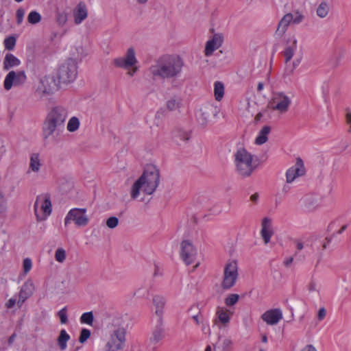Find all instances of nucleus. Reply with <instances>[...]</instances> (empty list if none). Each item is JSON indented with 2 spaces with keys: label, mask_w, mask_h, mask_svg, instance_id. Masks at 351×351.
Returning a JSON list of instances; mask_svg holds the SVG:
<instances>
[{
  "label": "nucleus",
  "mask_w": 351,
  "mask_h": 351,
  "mask_svg": "<svg viewBox=\"0 0 351 351\" xmlns=\"http://www.w3.org/2000/svg\"><path fill=\"white\" fill-rule=\"evenodd\" d=\"M21 64V61L12 53L5 55L3 60V69L9 70L10 69L17 66Z\"/></svg>",
  "instance_id": "27"
},
{
  "label": "nucleus",
  "mask_w": 351,
  "mask_h": 351,
  "mask_svg": "<svg viewBox=\"0 0 351 351\" xmlns=\"http://www.w3.org/2000/svg\"><path fill=\"white\" fill-rule=\"evenodd\" d=\"M94 317L93 313L86 312L82 315L80 317V322L83 324H86L88 325H92L93 322Z\"/></svg>",
  "instance_id": "38"
},
{
  "label": "nucleus",
  "mask_w": 351,
  "mask_h": 351,
  "mask_svg": "<svg viewBox=\"0 0 351 351\" xmlns=\"http://www.w3.org/2000/svg\"><path fill=\"white\" fill-rule=\"evenodd\" d=\"M238 278V265L236 261H229L223 269V276L221 286L224 289H229L236 284Z\"/></svg>",
  "instance_id": "11"
},
{
  "label": "nucleus",
  "mask_w": 351,
  "mask_h": 351,
  "mask_svg": "<svg viewBox=\"0 0 351 351\" xmlns=\"http://www.w3.org/2000/svg\"><path fill=\"white\" fill-rule=\"evenodd\" d=\"M162 275V272L158 266H155L154 276H160Z\"/></svg>",
  "instance_id": "56"
},
{
  "label": "nucleus",
  "mask_w": 351,
  "mask_h": 351,
  "mask_svg": "<svg viewBox=\"0 0 351 351\" xmlns=\"http://www.w3.org/2000/svg\"><path fill=\"white\" fill-rule=\"evenodd\" d=\"M291 104L290 97L285 93L276 92L273 93L269 106L271 110L285 114L289 110Z\"/></svg>",
  "instance_id": "13"
},
{
  "label": "nucleus",
  "mask_w": 351,
  "mask_h": 351,
  "mask_svg": "<svg viewBox=\"0 0 351 351\" xmlns=\"http://www.w3.org/2000/svg\"><path fill=\"white\" fill-rule=\"evenodd\" d=\"M330 243V239L326 238V241L322 244V250L326 249L328 244Z\"/></svg>",
  "instance_id": "62"
},
{
  "label": "nucleus",
  "mask_w": 351,
  "mask_h": 351,
  "mask_svg": "<svg viewBox=\"0 0 351 351\" xmlns=\"http://www.w3.org/2000/svg\"><path fill=\"white\" fill-rule=\"evenodd\" d=\"M138 60L136 58V53L134 48H129L125 54L121 57L117 58L113 60L114 66L127 70V74L130 77L134 76L137 72Z\"/></svg>",
  "instance_id": "7"
},
{
  "label": "nucleus",
  "mask_w": 351,
  "mask_h": 351,
  "mask_svg": "<svg viewBox=\"0 0 351 351\" xmlns=\"http://www.w3.org/2000/svg\"><path fill=\"white\" fill-rule=\"evenodd\" d=\"M180 104H181V99L178 97H171L167 101V108L169 110H176L177 109H178L180 108Z\"/></svg>",
  "instance_id": "34"
},
{
  "label": "nucleus",
  "mask_w": 351,
  "mask_h": 351,
  "mask_svg": "<svg viewBox=\"0 0 351 351\" xmlns=\"http://www.w3.org/2000/svg\"><path fill=\"white\" fill-rule=\"evenodd\" d=\"M74 23L81 24L88 17V9L84 2H80L73 11Z\"/></svg>",
  "instance_id": "19"
},
{
  "label": "nucleus",
  "mask_w": 351,
  "mask_h": 351,
  "mask_svg": "<svg viewBox=\"0 0 351 351\" xmlns=\"http://www.w3.org/2000/svg\"><path fill=\"white\" fill-rule=\"evenodd\" d=\"M153 304L155 307V313L158 319H162L163 310L166 304L165 298L162 295H155L152 300Z\"/></svg>",
  "instance_id": "24"
},
{
  "label": "nucleus",
  "mask_w": 351,
  "mask_h": 351,
  "mask_svg": "<svg viewBox=\"0 0 351 351\" xmlns=\"http://www.w3.org/2000/svg\"><path fill=\"white\" fill-rule=\"evenodd\" d=\"M15 337H16L15 334H13L10 337L9 340H8L9 343H12L14 341Z\"/></svg>",
  "instance_id": "64"
},
{
  "label": "nucleus",
  "mask_w": 351,
  "mask_h": 351,
  "mask_svg": "<svg viewBox=\"0 0 351 351\" xmlns=\"http://www.w3.org/2000/svg\"><path fill=\"white\" fill-rule=\"evenodd\" d=\"M326 315V311L324 308H321L317 313V318L319 321L323 320Z\"/></svg>",
  "instance_id": "52"
},
{
  "label": "nucleus",
  "mask_w": 351,
  "mask_h": 351,
  "mask_svg": "<svg viewBox=\"0 0 351 351\" xmlns=\"http://www.w3.org/2000/svg\"><path fill=\"white\" fill-rule=\"evenodd\" d=\"M330 4L326 1H322L317 8L316 13L319 18H325L330 12Z\"/></svg>",
  "instance_id": "31"
},
{
  "label": "nucleus",
  "mask_w": 351,
  "mask_h": 351,
  "mask_svg": "<svg viewBox=\"0 0 351 351\" xmlns=\"http://www.w3.org/2000/svg\"><path fill=\"white\" fill-rule=\"evenodd\" d=\"M76 52H72V55L75 57H79L82 53V47L81 46H79L75 48Z\"/></svg>",
  "instance_id": "54"
},
{
  "label": "nucleus",
  "mask_w": 351,
  "mask_h": 351,
  "mask_svg": "<svg viewBox=\"0 0 351 351\" xmlns=\"http://www.w3.org/2000/svg\"><path fill=\"white\" fill-rule=\"evenodd\" d=\"M273 234L271 219L268 217H264L261 221V235L265 244L269 243Z\"/></svg>",
  "instance_id": "17"
},
{
  "label": "nucleus",
  "mask_w": 351,
  "mask_h": 351,
  "mask_svg": "<svg viewBox=\"0 0 351 351\" xmlns=\"http://www.w3.org/2000/svg\"><path fill=\"white\" fill-rule=\"evenodd\" d=\"M5 48L8 50H12L16 45V38L14 36H9L4 40Z\"/></svg>",
  "instance_id": "40"
},
{
  "label": "nucleus",
  "mask_w": 351,
  "mask_h": 351,
  "mask_svg": "<svg viewBox=\"0 0 351 351\" xmlns=\"http://www.w3.org/2000/svg\"><path fill=\"white\" fill-rule=\"evenodd\" d=\"M67 110L62 106H56L47 113L43 125L44 139H56L64 129Z\"/></svg>",
  "instance_id": "2"
},
{
  "label": "nucleus",
  "mask_w": 351,
  "mask_h": 351,
  "mask_svg": "<svg viewBox=\"0 0 351 351\" xmlns=\"http://www.w3.org/2000/svg\"><path fill=\"white\" fill-rule=\"evenodd\" d=\"M24 15H25V10L23 8H19L16 10V20H17L18 24H21L23 22Z\"/></svg>",
  "instance_id": "50"
},
{
  "label": "nucleus",
  "mask_w": 351,
  "mask_h": 351,
  "mask_svg": "<svg viewBox=\"0 0 351 351\" xmlns=\"http://www.w3.org/2000/svg\"><path fill=\"white\" fill-rule=\"evenodd\" d=\"M301 62V59L300 58H297L295 59L293 62V67H292V69H295L300 63Z\"/></svg>",
  "instance_id": "60"
},
{
  "label": "nucleus",
  "mask_w": 351,
  "mask_h": 351,
  "mask_svg": "<svg viewBox=\"0 0 351 351\" xmlns=\"http://www.w3.org/2000/svg\"><path fill=\"white\" fill-rule=\"evenodd\" d=\"M27 77L24 71H10L5 76L3 82V87L9 90L12 86L23 85L26 81Z\"/></svg>",
  "instance_id": "15"
},
{
  "label": "nucleus",
  "mask_w": 351,
  "mask_h": 351,
  "mask_svg": "<svg viewBox=\"0 0 351 351\" xmlns=\"http://www.w3.org/2000/svg\"><path fill=\"white\" fill-rule=\"evenodd\" d=\"M165 328L163 326L162 319H158V323L152 331L150 341L153 343H157L162 341L165 337Z\"/></svg>",
  "instance_id": "22"
},
{
  "label": "nucleus",
  "mask_w": 351,
  "mask_h": 351,
  "mask_svg": "<svg viewBox=\"0 0 351 351\" xmlns=\"http://www.w3.org/2000/svg\"><path fill=\"white\" fill-rule=\"evenodd\" d=\"M90 336V331L88 329L84 328L81 330L80 335L79 337V341L81 343H84Z\"/></svg>",
  "instance_id": "43"
},
{
  "label": "nucleus",
  "mask_w": 351,
  "mask_h": 351,
  "mask_svg": "<svg viewBox=\"0 0 351 351\" xmlns=\"http://www.w3.org/2000/svg\"><path fill=\"white\" fill-rule=\"evenodd\" d=\"M29 297L25 295H23V293H21V292H19V299L17 300L16 299V302H17V304L19 307L21 306V305L24 303V302Z\"/></svg>",
  "instance_id": "51"
},
{
  "label": "nucleus",
  "mask_w": 351,
  "mask_h": 351,
  "mask_svg": "<svg viewBox=\"0 0 351 351\" xmlns=\"http://www.w3.org/2000/svg\"><path fill=\"white\" fill-rule=\"evenodd\" d=\"M214 95L217 101H220L224 95V86L221 82H215L214 84Z\"/></svg>",
  "instance_id": "33"
},
{
  "label": "nucleus",
  "mask_w": 351,
  "mask_h": 351,
  "mask_svg": "<svg viewBox=\"0 0 351 351\" xmlns=\"http://www.w3.org/2000/svg\"><path fill=\"white\" fill-rule=\"evenodd\" d=\"M293 261V258L292 257H289L284 261V264L285 266L288 267L292 263Z\"/></svg>",
  "instance_id": "59"
},
{
  "label": "nucleus",
  "mask_w": 351,
  "mask_h": 351,
  "mask_svg": "<svg viewBox=\"0 0 351 351\" xmlns=\"http://www.w3.org/2000/svg\"><path fill=\"white\" fill-rule=\"evenodd\" d=\"M67 21V14L65 12H58L56 14V22L60 26H63Z\"/></svg>",
  "instance_id": "39"
},
{
  "label": "nucleus",
  "mask_w": 351,
  "mask_h": 351,
  "mask_svg": "<svg viewBox=\"0 0 351 351\" xmlns=\"http://www.w3.org/2000/svg\"><path fill=\"white\" fill-rule=\"evenodd\" d=\"M308 291L311 293L313 292H317V283L315 280H311L306 286Z\"/></svg>",
  "instance_id": "49"
},
{
  "label": "nucleus",
  "mask_w": 351,
  "mask_h": 351,
  "mask_svg": "<svg viewBox=\"0 0 351 351\" xmlns=\"http://www.w3.org/2000/svg\"><path fill=\"white\" fill-rule=\"evenodd\" d=\"M66 253L64 249H63L62 247H58L56 250L54 258L57 262L60 263H64V261L66 260Z\"/></svg>",
  "instance_id": "37"
},
{
  "label": "nucleus",
  "mask_w": 351,
  "mask_h": 351,
  "mask_svg": "<svg viewBox=\"0 0 351 351\" xmlns=\"http://www.w3.org/2000/svg\"><path fill=\"white\" fill-rule=\"evenodd\" d=\"M261 318L269 325H275L282 318V311L278 308H275L265 312Z\"/></svg>",
  "instance_id": "20"
},
{
  "label": "nucleus",
  "mask_w": 351,
  "mask_h": 351,
  "mask_svg": "<svg viewBox=\"0 0 351 351\" xmlns=\"http://www.w3.org/2000/svg\"><path fill=\"white\" fill-rule=\"evenodd\" d=\"M86 211V208H74L71 209L64 218V226H67L73 222L77 228L86 226L89 223Z\"/></svg>",
  "instance_id": "10"
},
{
  "label": "nucleus",
  "mask_w": 351,
  "mask_h": 351,
  "mask_svg": "<svg viewBox=\"0 0 351 351\" xmlns=\"http://www.w3.org/2000/svg\"><path fill=\"white\" fill-rule=\"evenodd\" d=\"M216 316L218 321L223 325H226L229 323L230 316L228 311L223 308H218L216 312Z\"/></svg>",
  "instance_id": "30"
},
{
  "label": "nucleus",
  "mask_w": 351,
  "mask_h": 351,
  "mask_svg": "<svg viewBox=\"0 0 351 351\" xmlns=\"http://www.w3.org/2000/svg\"><path fill=\"white\" fill-rule=\"evenodd\" d=\"M306 173V169L303 160L300 158H296L294 165L287 169L286 172L287 183L293 182L296 178L303 176Z\"/></svg>",
  "instance_id": "16"
},
{
  "label": "nucleus",
  "mask_w": 351,
  "mask_h": 351,
  "mask_svg": "<svg viewBox=\"0 0 351 351\" xmlns=\"http://www.w3.org/2000/svg\"><path fill=\"white\" fill-rule=\"evenodd\" d=\"M61 324H66L68 321L66 308L64 307L58 313Z\"/></svg>",
  "instance_id": "45"
},
{
  "label": "nucleus",
  "mask_w": 351,
  "mask_h": 351,
  "mask_svg": "<svg viewBox=\"0 0 351 351\" xmlns=\"http://www.w3.org/2000/svg\"><path fill=\"white\" fill-rule=\"evenodd\" d=\"M233 342L230 338H225L221 342L222 351H230L232 348Z\"/></svg>",
  "instance_id": "42"
},
{
  "label": "nucleus",
  "mask_w": 351,
  "mask_h": 351,
  "mask_svg": "<svg viewBox=\"0 0 351 351\" xmlns=\"http://www.w3.org/2000/svg\"><path fill=\"white\" fill-rule=\"evenodd\" d=\"M32 260L29 258H26L24 259L23 263V268L25 274H27L32 269Z\"/></svg>",
  "instance_id": "47"
},
{
  "label": "nucleus",
  "mask_w": 351,
  "mask_h": 351,
  "mask_svg": "<svg viewBox=\"0 0 351 351\" xmlns=\"http://www.w3.org/2000/svg\"><path fill=\"white\" fill-rule=\"evenodd\" d=\"M34 208L37 219L38 221L45 220L51 215L52 210L50 196L47 193L38 195Z\"/></svg>",
  "instance_id": "8"
},
{
  "label": "nucleus",
  "mask_w": 351,
  "mask_h": 351,
  "mask_svg": "<svg viewBox=\"0 0 351 351\" xmlns=\"http://www.w3.org/2000/svg\"><path fill=\"white\" fill-rule=\"evenodd\" d=\"M258 197H259V195L258 193H254V194H252L251 196H250V200L254 203H256L258 199Z\"/></svg>",
  "instance_id": "58"
},
{
  "label": "nucleus",
  "mask_w": 351,
  "mask_h": 351,
  "mask_svg": "<svg viewBox=\"0 0 351 351\" xmlns=\"http://www.w3.org/2000/svg\"><path fill=\"white\" fill-rule=\"evenodd\" d=\"M80 127V121L76 117H72L68 121L67 130L73 132L78 130Z\"/></svg>",
  "instance_id": "35"
},
{
  "label": "nucleus",
  "mask_w": 351,
  "mask_h": 351,
  "mask_svg": "<svg viewBox=\"0 0 351 351\" xmlns=\"http://www.w3.org/2000/svg\"><path fill=\"white\" fill-rule=\"evenodd\" d=\"M60 85L55 76H45L40 80L36 89V93L41 97L48 96L59 90Z\"/></svg>",
  "instance_id": "9"
},
{
  "label": "nucleus",
  "mask_w": 351,
  "mask_h": 351,
  "mask_svg": "<svg viewBox=\"0 0 351 351\" xmlns=\"http://www.w3.org/2000/svg\"><path fill=\"white\" fill-rule=\"evenodd\" d=\"M239 296L237 294H230L225 300V304L231 306L234 305L239 300Z\"/></svg>",
  "instance_id": "41"
},
{
  "label": "nucleus",
  "mask_w": 351,
  "mask_h": 351,
  "mask_svg": "<svg viewBox=\"0 0 351 351\" xmlns=\"http://www.w3.org/2000/svg\"><path fill=\"white\" fill-rule=\"evenodd\" d=\"M301 351H317L316 348L312 345H307L303 348Z\"/></svg>",
  "instance_id": "55"
},
{
  "label": "nucleus",
  "mask_w": 351,
  "mask_h": 351,
  "mask_svg": "<svg viewBox=\"0 0 351 351\" xmlns=\"http://www.w3.org/2000/svg\"><path fill=\"white\" fill-rule=\"evenodd\" d=\"M16 304H17L16 302V298H10L8 302L7 303L5 304V306L8 308H12Z\"/></svg>",
  "instance_id": "53"
},
{
  "label": "nucleus",
  "mask_w": 351,
  "mask_h": 351,
  "mask_svg": "<svg viewBox=\"0 0 351 351\" xmlns=\"http://www.w3.org/2000/svg\"><path fill=\"white\" fill-rule=\"evenodd\" d=\"M42 166L43 164L40 155L37 153H33L29 157V163L27 173H38L40 172Z\"/></svg>",
  "instance_id": "21"
},
{
  "label": "nucleus",
  "mask_w": 351,
  "mask_h": 351,
  "mask_svg": "<svg viewBox=\"0 0 351 351\" xmlns=\"http://www.w3.org/2000/svg\"><path fill=\"white\" fill-rule=\"evenodd\" d=\"M114 328L112 330L109 339L106 345V351H118L122 349L125 341V328L120 317H116L112 321Z\"/></svg>",
  "instance_id": "5"
},
{
  "label": "nucleus",
  "mask_w": 351,
  "mask_h": 351,
  "mask_svg": "<svg viewBox=\"0 0 351 351\" xmlns=\"http://www.w3.org/2000/svg\"><path fill=\"white\" fill-rule=\"evenodd\" d=\"M189 134L184 131H178L175 135V138L176 139L177 141H178L179 140L182 141H186L187 140L189 139Z\"/></svg>",
  "instance_id": "44"
},
{
  "label": "nucleus",
  "mask_w": 351,
  "mask_h": 351,
  "mask_svg": "<svg viewBox=\"0 0 351 351\" xmlns=\"http://www.w3.org/2000/svg\"><path fill=\"white\" fill-rule=\"evenodd\" d=\"M41 19V15L36 11L30 12L27 16V21L32 25L38 23Z\"/></svg>",
  "instance_id": "36"
},
{
  "label": "nucleus",
  "mask_w": 351,
  "mask_h": 351,
  "mask_svg": "<svg viewBox=\"0 0 351 351\" xmlns=\"http://www.w3.org/2000/svg\"><path fill=\"white\" fill-rule=\"evenodd\" d=\"M7 201L3 192L0 191V213L6 210Z\"/></svg>",
  "instance_id": "48"
},
{
  "label": "nucleus",
  "mask_w": 351,
  "mask_h": 351,
  "mask_svg": "<svg viewBox=\"0 0 351 351\" xmlns=\"http://www.w3.org/2000/svg\"><path fill=\"white\" fill-rule=\"evenodd\" d=\"M35 289L34 284L32 280H27L21 287L20 292L29 298L33 294Z\"/></svg>",
  "instance_id": "32"
},
{
  "label": "nucleus",
  "mask_w": 351,
  "mask_h": 351,
  "mask_svg": "<svg viewBox=\"0 0 351 351\" xmlns=\"http://www.w3.org/2000/svg\"><path fill=\"white\" fill-rule=\"evenodd\" d=\"M213 107L210 106L202 108L197 113V117L199 123L202 125L206 124L210 115Z\"/></svg>",
  "instance_id": "26"
},
{
  "label": "nucleus",
  "mask_w": 351,
  "mask_h": 351,
  "mask_svg": "<svg viewBox=\"0 0 351 351\" xmlns=\"http://www.w3.org/2000/svg\"><path fill=\"white\" fill-rule=\"evenodd\" d=\"M346 121L348 124L350 125L349 132H351V112H350L346 113Z\"/></svg>",
  "instance_id": "57"
},
{
  "label": "nucleus",
  "mask_w": 351,
  "mask_h": 351,
  "mask_svg": "<svg viewBox=\"0 0 351 351\" xmlns=\"http://www.w3.org/2000/svg\"><path fill=\"white\" fill-rule=\"evenodd\" d=\"M70 339V335L64 329L61 330L58 337V345L61 350H65L67 347V341Z\"/></svg>",
  "instance_id": "29"
},
{
  "label": "nucleus",
  "mask_w": 351,
  "mask_h": 351,
  "mask_svg": "<svg viewBox=\"0 0 351 351\" xmlns=\"http://www.w3.org/2000/svg\"><path fill=\"white\" fill-rule=\"evenodd\" d=\"M184 62L179 56H165L149 68L154 77L161 79H176L180 76Z\"/></svg>",
  "instance_id": "1"
},
{
  "label": "nucleus",
  "mask_w": 351,
  "mask_h": 351,
  "mask_svg": "<svg viewBox=\"0 0 351 351\" xmlns=\"http://www.w3.org/2000/svg\"><path fill=\"white\" fill-rule=\"evenodd\" d=\"M320 199L315 195H307L304 198L305 206L309 210H314L320 205Z\"/></svg>",
  "instance_id": "25"
},
{
  "label": "nucleus",
  "mask_w": 351,
  "mask_h": 351,
  "mask_svg": "<svg viewBox=\"0 0 351 351\" xmlns=\"http://www.w3.org/2000/svg\"><path fill=\"white\" fill-rule=\"evenodd\" d=\"M160 182V173L156 167L147 165L141 176L133 184L130 189V196L136 199L140 192L152 195L157 189Z\"/></svg>",
  "instance_id": "3"
},
{
  "label": "nucleus",
  "mask_w": 351,
  "mask_h": 351,
  "mask_svg": "<svg viewBox=\"0 0 351 351\" xmlns=\"http://www.w3.org/2000/svg\"><path fill=\"white\" fill-rule=\"evenodd\" d=\"M197 254V248L191 242L185 240L181 243L180 252V257L183 262L187 265L195 263L193 266L194 269L197 268L200 264L199 261L196 262Z\"/></svg>",
  "instance_id": "12"
},
{
  "label": "nucleus",
  "mask_w": 351,
  "mask_h": 351,
  "mask_svg": "<svg viewBox=\"0 0 351 351\" xmlns=\"http://www.w3.org/2000/svg\"><path fill=\"white\" fill-rule=\"evenodd\" d=\"M263 86H263V82H258V86H257V90L258 92H261V90H263Z\"/></svg>",
  "instance_id": "63"
},
{
  "label": "nucleus",
  "mask_w": 351,
  "mask_h": 351,
  "mask_svg": "<svg viewBox=\"0 0 351 351\" xmlns=\"http://www.w3.org/2000/svg\"><path fill=\"white\" fill-rule=\"evenodd\" d=\"M234 156L238 173L243 177H249L257 167L254 156L245 148L238 149Z\"/></svg>",
  "instance_id": "4"
},
{
  "label": "nucleus",
  "mask_w": 351,
  "mask_h": 351,
  "mask_svg": "<svg viewBox=\"0 0 351 351\" xmlns=\"http://www.w3.org/2000/svg\"><path fill=\"white\" fill-rule=\"evenodd\" d=\"M303 19L304 16L298 11H296L293 14H286L278 23L275 32L276 36H282L291 23L294 24H299L302 21Z\"/></svg>",
  "instance_id": "14"
},
{
  "label": "nucleus",
  "mask_w": 351,
  "mask_h": 351,
  "mask_svg": "<svg viewBox=\"0 0 351 351\" xmlns=\"http://www.w3.org/2000/svg\"><path fill=\"white\" fill-rule=\"evenodd\" d=\"M223 36L219 34L213 35L210 40H208L205 46L204 54L206 56H210L213 53L219 49L223 43Z\"/></svg>",
  "instance_id": "18"
},
{
  "label": "nucleus",
  "mask_w": 351,
  "mask_h": 351,
  "mask_svg": "<svg viewBox=\"0 0 351 351\" xmlns=\"http://www.w3.org/2000/svg\"><path fill=\"white\" fill-rule=\"evenodd\" d=\"M77 75V63L74 58H68L60 64L57 71V79L62 84L73 82Z\"/></svg>",
  "instance_id": "6"
},
{
  "label": "nucleus",
  "mask_w": 351,
  "mask_h": 351,
  "mask_svg": "<svg viewBox=\"0 0 351 351\" xmlns=\"http://www.w3.org/2000/svg\"><path fill=\"white\" fill-rule=\"evenodd\" d=\"M296 248L298 250H302L304 248V244L301 241H298L296 243Z\"/></svg>",
  "instance_id": "61"
},
{
  "label": "nucleus",
  "mask_w": 351,
  "mask_h": 351,
  "mask_svg": "<svg viewBox=\"0 0 351 351\" xmlns=\"http://www.w3.org/2000/svg\"><path fill=\"white\" fill-rule=\"evenodd\" d=\"M297 39L294 36L291 37L287 41V46L284 51L286 64H288L295 54L297 50Z\"/></svg>",
  "instance_id": "23"
},
{
  "label": "nucleus",
  "mask_w": 351,
  "mask_h": 351,
  "mask_svg": "<svg viewBox=\"0 0 351 351\" xmlns=\"http://www.w3.org/2000/svg\"><path fill=\"white\" fill-rule=\"evenodd\" d=\"M119 224V219L116 217H110L106 221V226L111 229L116 228Z\"/></svg>",
  "instance_id": "46"
},
{
  "label": "nucleus",
  "mask_w": 351,
  "mask_h": 351,
  "mask_svg": "<svg viewBox=\"0 0 351 351\" xmlns=\"http://www.w3.org/2000/svg\"><path fill=\"white\" fill-rule=\"evenodd\" d=\"M271 128L269 126H264L258 132L257 137L255 139V143L261 145L266 143L268 140V135L270 133Z\"/></svg>",
  "instance_id": "28"
}]
</instances>
